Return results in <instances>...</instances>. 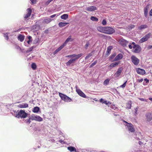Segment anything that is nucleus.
<instances>
[{
  "label": "nucleus",
  "instance_id": "b1692460",
  "mask_svg": "<svg viewBox=\"0 0 152 152\" xmlns=\"http://www.w3.org/2000/svg\"><path fill=\"white\" fill-rule=\"evenodd\" d=\"M105 27H102V26H98L97 27V30L99 32L105 33Z\"/></svg>",
  "mask_w": 152,
  "mask_h": 152
},
{
  "label": "nucleus",
  "instance_id": "5701e85b",
  "mask_svg": "<svg viewBox=\"0 0 152 152\" xmlns=\"http://www.w3.org/2000/svg\"><path fill=\"white\" fill-rule=\"evenodd\" d=\"M75 61V60L73 58H72L68 61L66 63V66H69L71 64L74 63Z\"/></svg>",
  "mask_w": 152,
  "mask_h": 152
},
{
  "label": "nucleus",
  "instance_id": "7c9ffc66",
  "mask_svg": "<svg viewBox=\"0 0 152 152\" xmlns=\"http://www.w3.org/2000/svg\"><path fill=\"white\" fill-rule=\"evenodd\" d=\"M9 32H7L6 33H3V36L5 38L6 40H8L9 39V37L8 36V34H9Z\"/></svg>",
  "mask_w": 152,
  "mask_h": 152
},
{
  "label": "nucleus",
  "instance_id": "864d4df0",
  "mask_svg": "<svg viewBox=\"0 0 152 152\" xmlns=\"http://www.w3.org/2000/svg\"><path fill=\"white\" fill-rule=\"evenodd\" d=\"M102 23L103 25H105L107 23V21L106 20H103L102 22Z\"/></svg>",
  "mask_w": 152,
  "mask_h": 152
},
{
  "label": "nucleus",
  "instance_id": "e433bc0d",
  "mask_svg": "<svg viewBox=\"0 0 152 152\" xmlns=\"http://www.w3.org/2000/svg\"><path fill=\"white\" fill-rule=\"evenodd\" d=\"M148 40L144 36L140 40V42L141 43H143Z\"/></svg>",
  "mask_w": 152,
  "mask_h": 152
},
{
  "label": "nucleus",
  "instance_id": "58836bf2",
  "mask_svg": "<svg viewBox=\"0 0 152 152\" xmlns=\"http://www.w3.org/2000/svg\"><path fill=\"white\" fill-rule=\"evenodd\" d=\"M67 43L65 41L59 47L61 50L64 47H65Z\"/></svg>",
  "mask_w": 152,
  "mask_h": 152
},
{
  "label": "nucleus",
  "instance_id": "a18cd8bd",
  "mask_svg": "<svg viewBox=\"0 0 152 152\" xmlns=\"http://www.w3.org/2000/svg\"><path fill=\"white\" fill-rule=\"evenodd\" d=\"M61 50L60 48L59 47L57 49H56L55 51L53 52V54L54 55H55L56 54H57L59 51Z\"/></svg>",
  "mask_w": 152,
  "mask_h": 152
},
{
  "label": "nucleus",
  "instance_id": "c756f323",
  "mask_svg": "<svg viewBox=\"0 0 152 152\" xmlns=\"http://www.w3.org/2000/svg\"><path fill=\"white\" fill-rule=\"evenodd\" d=\"M35 48V46H33L32 47H31L30 48H28L27 50L25 51V53H28L29 52H30L32 51L33 49L34 48Z\"/></svg>",
  "mask_w": 152,
  "mask_h": 152
},
{
  "label": "nucleus",
  "instance_id": "e2e57ef3",
  "mask_svg": "<svg viewBox=\"0 0 152 152\" xmlns=\"http://www.w3.org/2000/svg\"><path fill=\"white\" fill-rule=\"evenodd\" d=\"M138 107H137L135 109V111L134 113V115H136L137 114V111L138 110Z\"/></svg>",
  "mask_w": 152,
  "mask_h": 152
},
{
  "label": "nucleus",
  "instance_id": "37998d69",
  "mask_svg": "<svg viewBox=\"0 0 152 152\" xmlns=\"http://www.w3.org/2000/svg\"><path fill=\"white\" fill-rule=\"evenodd\" d=\"M97 60H96L94 61L89 66L90 68H91L93 66L95 65L96 63H97Z\"/></svg>",
  "mask_w": 152,
  "mask_h": 152
},
{
  "label": "nucleus",
  "instance_id": "680f3d73",
  "mask_svg": "<svg viewBox=\"0 0 152 152\" xmlns=\"http://www.w3.org/2000/svg\"><path fill=\"white\" fill-rule=\"evenodd\" d=\"M139 99L140 100L142 101H146V99L143 98H139Z\"/></svg>",
  "mask_w": 152,
  "mask_h": 152
},
{
  "label": "nucleus",
  "instance_id": "412c9836",
  "mask_svg": "<svg viewBox=\"0 0 152 152\" xmlns=\"http://www.w3.org/2000/svg\"><path fill=\"white\" fill-rule=\"evenodd\" d=\"M32 111L34 113H38L39 112H40V109L39 107L36 106L32 109Z\"/></svg>",
  "mask_w": 152,
  "mask_h": 152
},
{
  "label": "nucleus",
  "instance_id": "c9c22d12",
  "mask_svg": "<svg viewBox=\"0 0 152 152\" xmlns=\"http://www.w3.org/2000/svg\"><path fill=\"white\" fill-rule=\"evenodd\" d=\"M83 55V53H80L77 55H76V57L74 58L76 61V60H77L80 57H81Z\"/></svg>",
  "mask_w": 152,
  "mask_h": 152
},
{
  "label": "nucleus",
  "instance_id": "f257e3e1",
  "mask_svg": "<svg viewBox=\"0 0 152 152\" xmlns=\"http://www.w3.org/2000/svg\"><path fill=\"white\" fill-rule=\"evenodd\" d=\"M30 115V114L26 113L24 110H20L18 113L16 114L15 115V117L19 118H25L28 117V116Z\"/></svg>",
  "mask_w": 152,
  "mask_h": 152
},
{
  "label": "nucleus",
  "instance_id": "13d9d810",
  "mask_svg": "<svg viewBox=\"0 0 152 152\" xmlns=\"http://www.w3.org/2000/svg\"><path fill=\"white\" fill-rule=\"evenodd\" d=\"M143 79L142 78L141 79H138L137 80V81L139 83H141L143 80Z\"/></svg>",
  "mask_w": 152,
  "mask_h": 152
},
{
  "label": "nucleus",
  "instance_id": "de8ad7c7",
  "mask_svg": "<svg viewBox=\"0 0 152 152\" xmlns=\"http://www.w3.org/2000/svg\"><path fill=\"white\" fill-rule=\"evenodd\" d=\"M90 45V43L89 41H87L86 44L85 46V48L86 49H87L89 47Z\"/></svg>",
  "mask_w": 152,
  "mask_h": 152
},
{
  "label": "nucleus",
  "instance_id": "f3484780",
  "mask_svg": "<svg viewBox=\"0 0 152 152\" xmlns=\"http://www.w3.org/2000/svg\"><path fill=\"white\" fill-rule=\"evenodd\" d=\"M67 148L70 152H79L77 150L75 147L72 146H69Z\"/></svg>",
  "mask_w": 152,
  "mask_h": 152
},
{
  "label": "nucleus",
  "instance_id": "6e6552de",
  "mask_svg": "<svg viewBox=\"0 0 152 152\" xmlns=\"http://www.w3.org/2000/svg\"><path fill=\"white\" fill-rule=\"evenodd\" d=\"M145 115L146 123H149L152 120V113L150 112L147 113Z\"/></svg>",
  "mask_w": 152,
  "mask_h": 152
},
{
  "label": "nucleus",
  "instance_id": "4d7b16f0",
  "mask_svg": "<svg viewBox=\"0 0 152 152\" xmlns=\"http://www.w3.org/2000/svg\"><path fill=\"white\" fill-rule=\"evenodd\" d=\"M27 38L28 39V40H32V41H33L32 37L30 35L27 36Z\"/></svg>",
  "mask_w": 152,
  "mask_h": 152
},
{
  "label": "nucleus",
  "instance_id": "4c0bfd02",
  "mask_svg": "<svg viewBox=\"0 0 152 152\" xmlns=\"http://www.w3.org/2000/svg\"><path fill=\"white\" fill-rule=\"evenodd\" d=\"M53 20H44L43 23L44 24H48L50 22Z\"/></svg>",
  "mask_w": 152,
  "mask_h": 152
},
{
  "label": "nucleus",
  "instance_id": "39448f33",
  "mask_svg": "<svg viewBox=\"0 0 152 152\" xmlns=\"http://www.w3.org/2000/svg\"><path fill=\"white\" fill-rule=\"evenodd\" d=\"M31 115V120H34L35 121L37 122H41L43 121V118L37 115L32 114Z\"/></svg>",
  "mask_w": 152,
  "mask_h": 152
},
{
  "label": "nucleus",
  "instance_id": "c85d7f7f",
  "mask_svg": "<svg viewBox=\"0 0 152 152\" xmlns=\"http://www.w3.org/2000/svg\"><path fill=\"white\" fill-rule=\"evenodd\" d=\"M68 23L61 22L58 23V26L59 27L61 28L65 26Z\"/></svg>",
  "mask_w": 152,
  "mask_h": 152
},
{
  "label": "nucleus",
  "instance_id": "ea45409f",
  "mask_svg": "<svg viewBox=\"0 0 152 152\" xmlns=\"http://www.w3.org/2000/svg\"><path fill=\"white\" fill-rule=\"evenodd\" d=\"M151 33H149L144 36L146 39L148 40L151 37Z\"/></svg>",
  "mask_w": 152,
  "mask_h": 152
},
{
  "label": "nucleus",
  "instance_id": "bb28decb",
  "mask_svg": "<svg viewBox=\"0 0 152 152\" xmlns=\"http://www.w3.org/2000/svg\"><path fill=\"white\" fill-rule=\"evenodd\" d=\"M116 55V53L115 52L112 54L109 58V60L111 62V61L113 59L115 56Z\"/></svg>",
  "mask_w": 152,
  "mask_h": 152
},
{
  "label": "nucleus",
  "instance_id": "f704fd0d",
  "mask_svg": "<svg viewBox=\"0 0 152 152\" xmlns=\"http://www.w3.org/2000/svg\"><path fill=\"white\" fill-rule=\"evenodd\" d=\"M135 27L134 25L133 24H130L127 27V29L129 31H130L132 30V29L134 28Z\"/></svg>",
  "mask_w": 152,
  "mask_h": 152
},
{
  "label": "nucleus",
  "instance_id": "09e8293b",
  "mask_svg": "<svg viewBox=\"0 0 152 152\" xmlns=\"http://www.w3.org/2000/svg\"><path fill=\"white\" fill-rule=\"evenodd\" d=\"M132 106V103H131V102H128V104H127V107L128 109H131Z\"/></svg>",
  "mask_w": 152,
  "mask_h": 152
},
{
  "label": "nucleus",
  "instance_id": "052dcab7",
  "mask_svg": "<svg viewBox=\"0 0 152 152\" xmlns=\"http://www.w3.org/2000/svg\"><path fill=\"white\" fill-rule=\"evenodd\" d=\"M104 99H103L102 98H101L99 99V102L101 103H104Z\"/></svg>",
  "mask_w": 152,
  "mask_h": 152
},
{
  "label": "nucleus",
  "instance_id": "9b49d317",
  "mask_svg": "<svg viewBox=\"0 0 152 152\" xmlns=\"http://www.w3.org/2000/svg\"><path fill=\"white\" fill-rule=\"evenodd\" d=\"M123 70V68L122 67H119L117 71L115 73V76L116 77H118L120 75H121L122 72Z\"/></svg>",
  "mask_w": 152,
  "mask_h": 152
},
{
  "label": "nucleus",
  "instance_id": "338daca9",
  "mask_svg": "<svg viewBox=\"0 0 152 152\" xmlns=\"http://www.w3.org/2000/svg\"><path fill=\"white\" fill-rule=\"evenodd\" d=\"M32 41V40H28L26 41V42L28 44H30L31 43Z\"/></svg>",
  "mask_w": 152,
  "mask_h": 152
},
{
  "label": "nucleus",
  "instance_id": "7ed1b4c3",
  "mask_svg": "<svg viewBox=\"0 0 152 152\" xmlns=\"http://www.w3.org/2000/svg\"><path fill=\"white\" fill-rule=\"evenodd\" d=\"M132 44L133 45V48L134 49L133 51V52L135 53H140L141 50V48L140 45L136 44L134 42H132Z\"/></svg>",
  "mask_w": 152,
  "mask_h": 152
},
{
  "label": "nucleus",
  "instance_id": "4be33fe9",
  "mask_svg": "<svg viewBox=\"0 0 152 152\" xmlns=\"http://www.w3.org/2000/svg\"><path fill=\"white\" fill-rule=\"evenodd\" d=\"M149 8V5H147L144 9V14L145 16L147 18L148 15V10Z\"/></svg>",
  "mask_w": 152,
  "mask_h": 152
},
{
  "label": "nucleus",
  "instance_id": "ddd939ff",
  "mask_svg": "<svg viewBox=\"0 0 152 152\" xmlns=\"http://www.w3.org/2000/svg\"><path fill=\"white\" fill-rule=\"evenodd\" d=\"M136 71L137 73L141 75H144L145 74V70L143 69H141L139 68H137L136 69Z\"/></svg>",
  "mask_w": 152,
  "mask_h": 152
},
{
  "label": "nucleus",
  "instance_id": "423d86ee",
  "mask_svg": "<svg viewBox=\"0 0 152 152\" xmlns=\"http://www.w3.org/2000/svg\"><path fill=\"white\" fill-rule=\"evenodd\" d=\"M115 29L112 27H105V34H111L115 33Z\"/></svg>",
  "mask_w": 152,
  "mask_h": 152
},
{
  "label": "nucleus",
  "instance_id": "cd10ccee",
  "mask_svg": "<svg viewBox=\"0 0 152 152\" xmlns=\"http://www.w3.org/2000/svg\"><path fill=\"white\" fill-rule=\"evenodd\" d=\"M74 40V39L72 38L71 35L69 36L65 41L67 43L69 42H71Z\"/></svg>",
  "mask_w": 152,
  "mask_h": 152
},
{
  "label": "nucleus",
  "instance_id": "4468645a",
  "mask_svg": "<svg viewBox=\"0 0 152 152\" xmlns=\"http://www.w3.org/2000/svg\"><path fill=\"white\" fill-rule=\"evenodd\" d=\"M97 8L96 7L94 6L87 7L86 8V11L88 12H92L97 10Z\"/></svg>",
  "mask_w": 152,
  "mask_h": 152
},
{
  "label": "nucleus",
  "instance_id": "6ab92c4d",
  "mask_svg": "<svg viewBox=\"0 0 152 152\" xmlns=\"http://www.w3.org/2000/svg\"><path fill=\"white\" fill-rule=\"evenodd\" d=\"M121 63V61H118L113 62L111 64L109 65V66L110 69H112L113 68L117 66L118 64Z\"/></svg>",
  "mask_w": 152,
  "mask_h": 152
},
{
  "label": "nucleus",
  "instance_id": "473e14b6",
  "mask_svg": "<svg viewBox=\"0 0 152 152\" xmlns=\"http://www.w3.org/2000/svg\"><path fill=\"white\" fill-rule=\"evenodd\" d=\"M31 68L33 70H35L37 69V65L35 63H32L31 64Z\"/></svg>",
  "mask_w": 152,
  "mask_h": 152
},
{
  "label": "nucleus",
  "instance_id": "0eeeda50",
  "mask_svg": "<svg viewBox=\"0 0 152 152\" xmlns=\"http://www.w3.org/2000/svg\"><path fill=\"white\" fill-rule=\"evenodd\" d=\"M131 59L132 63L136 66L139 63V59L134 55L131 56Z\"/></svg>",
  "mask_w": 152,
  "mask_h": 152
},
{
  "label": "nucleus",
  "instance_id": "a19ab883",
  "mask_svg": "<svg viewBox=\"0 0 152 152\" xmlns=\"http://www.w3.org/2000/svg\"><path fill=\"white\" fill-rule=\"evenodd\" d=\"M93 54L91 53L88 54L85 58V60L88 59L89 57L91 56Z\"/></svg>",
  "mask_w": 152,
  "mask_h": 152
},
{
  "label": "nucleus",
  "instance_id": "bf43d9fd",
  "mask_svg": "<svg viewBox=\"0 0 152 152\" xmlns=\"http://www.w3.org/2000/svg\"><path fill=\"white\" fill-rule=\"evenodd\" d=\"M144 81L145 82V83H148L149 82V80L147 78H145L144 79Z\"/></svg>",
  "mask_w": 152,
  "mask_h": 152
},
{
  "label": "nucleus",
  "instance_id": "c03bdc74",
  "mask_svg": "<svg viewBox=\"0 0 152 152\" xmlns=\"http://www.w3.org/2000/svg\"><path fill=\"white\" fill-rule=\"evenodd\" d=\"M39 42V37H36L33 41V44H36Z\"/></svg>",
  "mask_w": 152,
  "mask_h": 152
},
{
  "label": "nucleus",
  "instance_id": "8fccbe9b",
  "mask_svg": "<svg viewBox=\"0 0 152 152\" xmlns=\"http://www.w3.org/2000/svg\"><path fill=\"white\" fill-rule=\"evenodd\" d=\"M53 0H48L45 2V5H48L51 1Z\"/></svg>",
  "mask_w": 152,
  "mask_h": 152
},
{
  "label": "nucleus",
  "instance_id": "69168bd1",
  "mask_svg": "<svg viewBox=\"0 0 152 152\" xmlns=\"http://www.w3.org/2000/svg\"><path fill=\"white\" fill-rule=\"evenodd\" d=\"M48 33L49 30L48 29L45 30L44 31V33L46 34H48Z\"/></svg>",
  "mask_w": 152,
  "mask_h": 152
},
{
  "label": "nucleus",
  "instance_id": "2f4dec72",
  "mask_svg": "<svg viewBox=\"0 0 152 152\" xmlns=\"http://www.w3.org/2000/svg\"><path fill=\"white\" fill-rule=\"evenodd\" d=\"M61 19H67L68 18V15L67 14H65L61 15L60 17Z\"/></svg>",
  "mask_w": 152,
  "mask_h": 152
},
{
  "label": "nucleus",
  "instance_id": "a211bd4d",
  "mask_svg": "<svg viewBox=\"0 0 152 152\" xmlns=\"http://www.w3.org/2000/svg\"><path fill=\"white\" fill-rule=\"evenodd\" d=\"M18 107L20 108H26L28 107V104L27 103H23L22 104H19L18 106Z\"/></svg>",
  "mask_w": 152,
  "mask_h": 152
},
{
  "label": "nucleus",
  "instance_id": "0e129e2a",
  "mask_svg": "<svg viewBox=\"0 0 152 152\" xmlns=\"http://www.w3.org/2000/svg\"><path fill=\"white\" fill-rule=\"evenodd\" d=\"M132 43H130L129 45H128V46H129V48L130 49H131L132 48H133V46H132Z\"/></svg>",
  "mask_w": 152,
  "mask_h": 152
},
{
  "label": "nucleus",
  "instance_id": "6e6d98bb",
  "mask_svg": "<svg viewBox=\"0 0 152 152\" xmlns=\"http://www.w3.org/2000/svg\"><path fill=\"white\" fill-rule=\"evenodd\" d=\"M15 48L17 49L18 50L19 49L20 50H21V48L19 47V46L17 45H16L15 46Z\"/></svg>",
  "mask_w": 152,
  "mask_h": 152
},
{
  "label": "nucleus",
  "instance_id": "2eb2a0df",
  "mask_svg": "<svg viewBox=\"0 0 152 152\" xmlns=\"http://www.w3.org/2000/svg\"><path fill=\"white\" fill-rule=\"evenodd\" d=\"M29 116H28V117H27L28 118H27L26 119L24 118L23 120V121L28 125L29 124L31 123V115L30 116L29 115Z\"/></svg>",
  "mask_w": 152,
  "mask_h": 152
},
{
  "label": "nucleus",
  "instance_id": "603ef678",
  "mask_svg": "<svg viewBox=\"0 0 152 152\" xmlns=\"http://www.w3.org/2000/svg\"><path fill=\"white\" fill-rule=\"evenodd\" d=\"M59 15H58V14H54L53 15H51L50 16V18H54V17L56 16V18Z\"/></svg>",
  "mask_w": 152,
  "mask_h": 152
},
{
  "label": "nucleus",
  "instance_id": "1a4fd4ad",
  "mask_svg": "<svg viewBox=\"0 0 152 152\" xmlns=\"http://www.w3.org/2000/svg\"><path fill=\"white\" fill-rule=\"evenodd\" d=\"M76 91L77 94L80 96L84 98L87 97V96L80 89H76Z\"/></svg>",
  "mask_w": 152,
  "mask_h": 152
},
{
  "label": "nucleus",
  "instance_id": "20e7f679",
  "mask_svg": "<svg viewBox=\"0 0 152 152\" xmlns=\"http://www.w3.org/2000/svg\"><path fill=\"white\" fill-rule=\"evenodd\" d=\"M124 122L126 124V126H127V128L128 130L131 132H134L135 131V129L133 125L131 123H129L127 121H124Z\"/></svg>",
  "mask_w": 152,
  "mask_h": 152
},
{
  "label": "nucleus",
  "instance_id": "49530a36",
  "mask_svg": "<svg viewBox=\"0 0 152 152\" xmlns=\"http://www.w3.org/2000/svg\"><path fill=\"white\" fill-rule=\"evenodd\" d=\"M127 80L125 81L123 84H122V85H121L120 86V87L121 88H125L126 86V85L127 83Z\"/></svg>",
  "mask_w": 152,
  "mask_h": 152
},
{
  "label": "nucleus",
  "instance_id": "3c124183",
  "mask_svg": "<svg viewBox=\"0 0 152 152\" xmlns=\"http://www.w3.org/2000/svg\"><path fill=\"white\" fill-rule=\"evenodd\" d=\"M110 107L111 108L113 109H114L115 110L116 109H117V107H115L114 104L113 105L112 103V106Z\"/></svg>",
  "mask_w": 152,
  "mask_h": 152
},
{
  "label": "nucleus",
  "instance_id": "774afa93",
  "mask_svg": "<svg viewBox=\"0 0 152 152\" xmlns=\"http://www.w3.org/2000/svg\"><path fill=\"white\" fill-rule=\"evenodd\" d=\"M147 48L148 49H152V45H148L147 47Z\"/></svg>",
  "mask_w": 152,
  "mask_h": 152
},
{
  "label": "nucleus",
  "instance_id": "f03ea898",
  "mask_svg": "<svg viewBox=\"0 0 152 152\" xmlns=\"http://www.w3.org/2000/svg\"><path fill=\"white\" fill-rule=\"evenodd\" d=\"M58 95L60 97L61 100L65 102H69L72 101V99L66 94L61 92H58Z\"/></svg>",
  "mask_w": 152,
  "mask_h": 152
},
{
  "label": "nucleus",
  "instance_id": "5fc2aeb1",
  "mask_svg": "<svg viewBox=\"0 0 152 152\" xmlns=\"http://www.w3.org/2000/svg\"><path fill=\"white\" fill-rule=\"evenodd\" d=\"M58 141L62 144L66 143V142L64 140L61 139L59 140Z\"/></svg>",
  "mask_w": 152,
  "mask_h": 152
},
{
  "label": "nucleus",
  "instance_id": "79ce46f5",
  "mask_svg": "<svg viewBox=\"0 0 152 152\" xmlns=\"http://www.w3.org/2000/svg\"><path fill=\"white\" fill-rule=\"evenodd\" d=\"M109 81L110 80L109 79H106L104 82V85L105 86L107 85L109 83Z\"/></svg>",
  "mask_w": 152,
  "mask_h": 152
},
{
  "label": "nucleus",
  "instance_id": "72a5a7b5",
  "mask_svg": "<svg viewBox=\"0 0 152 152\" xmlns=\"http://www.w3.org/2000/svg\"><path fill=\"white\" fill-rule=\"evenodd\" d=\"M104 103L107 105L108 107L111 106H112V103L110 102L109 101L107 100H105L104 101Z\"/></svg>",
  "mask_w": 152,
  "mask_h": 152
},
{
  "label": "nucleus",
  "instance_id": "393cba45",
  "mask_svg": "<svg viewBox=\"0 0 152 152\" xmlns=\"http://www.w3.org/2000/svg\"><path fill=\"white\" fill-rule=\"evenodd\" d=\"M148 27V26L146 24H142L139 26L138 29L140 30L144 29Z\"/></svg>",
  "mask_w": 152,
  "mask_h": 152
},
{
  "label": "nucleus",
  "instance_id": "9d476101",
  "mask_svg": "<svg viewBox=\"0 0 152 152\" xmlns=\"http://www.w3.org/2000/svg\"><path fill=\"white\" fill-rule=\"evenodd\" d=\"M123 56L121 53H119L115 58L111 61V62H113L121 60L123 58Z\"/></svg>",
  "mask_w": 152,
  "mask_h": 152
},
{
  "label": "nucleus",
  "instance_id": "dca6fc26",
  "mask_svg": "<svg viewBox=\"0 0 152 152\" xmlns=\"http://www.w3.org/2000/svg\"><path fill=\"white\" fill-rule=\"evenodd\" d=\"M27 11L28 12V13L25 15L24 17V18L25 19L28 18L30 16L32 12L31 9L30 8L27 9Z\"/></svg>",
  "mask_w": 152,
  "mask_h": 152
},
{
  "label": "nucleus",
  "instance_id": "aec40b11",
  "mask_svg": "<svg viewBox=\"0 0 152 152\" xmlns=\"http://www.w3.org/2000/svg\"><path fill=\"white\" fill-rule=\"evenodd\" d=\"M25 36L22 34H19L17 37L18 39L20 42H22L25 39Z\"/></svg>",
  "mask_w": 152,
  "mask_h": 152
},
{
  "label": "nucleus",
  "instance_id": "a878e982",
  "mask_svg": "<svg viewBox=\"0 0 152 152\" xmlns=\"http://www.w3.org/2000/svg\"><path fill=\"white\" fill-rule=\"evenodd\" d=\"M112 48L113 47L111 46H110L107 48L106 52V54L107 55H108L110 54L111 50Z\"/></svg>",
  "mask_w": 152,
  "mask_h": 152
},
{
  "label": "nucleus",
  "instance_id": "f8f14e48",
  "mask_svg": "<svg viewBox=\"0 0 152 152\" xmlns=\"http://www.w3.org/2000/svg\"><path fill=\"white\" fill-rule=\"evenodd\" d=\"M129 42L126 39L122 38L121 39L120 41V43L121 45L124 47H126L127 46V43Z\"/></svg>",
  "mask_w": 152,
  "mask_h": 152
}]
</instances>
